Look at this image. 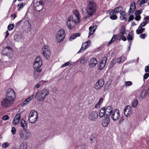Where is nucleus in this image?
<instances>
[{
	"label": "nucleus",
	"mask_w": 149,
	"mask_h": 149,
	"mask_svg": "<svg viewBox=\"0 0 149 149\" xmlns=\"http://www.w3.org/2000/svg\"><path fill=\"white\" fill-rule=\"evenodd\" d=\"M105 108L104 107H103L100 110L99 116L100 118H102L104 116H105Z\"/></svg>",
	"instance_id": "nucleus-29"
},
{
	"label": "nucleus",
	"mask_w": 149,
	"mask_h": 149,
	"mask_svg": "<svg viewBox=\"0 0 149 149\" xmlns=\"http://www.w3.org/2000/svg\"><path fill=\"white\" fill-rule=\"evenodd\" d=\"M149 76V73H146L143 77V79H147Z\"/></svg>",
	"instance_id": "nucleus-54"
},
{
	"label": "nucleus",
	"mask_w": 149,
	"mask_h": 149,
	"mask_svg": "<svg viewBox=\"0 0 149 149\" xmlns=\"http://www.w3.org/2000/svg\"><path fill=\"white\" fill-rule=\"evenodd\" d=\"M70 63L69 62H66L64 64H63L62 65V67H64L65 66H68V65H69Z\"/></svg>",
	"instance_id": "nucleus-63"
},
{
	"label": "nucleus",
	"mask_w": 149,
	"mask_h": 149,
	"mask_svg": "<svg viewBox=\"0 0 149 149\" xmlns=\"http://www.w3.org/2000/svg\"><path fill=\"white\" fill-rule=\"evenodd\" d=\"M115 12V14L123 10V7L122 6L116 7L114 8Z\"/></svg>",
	"instance_id": "nucleus-35"
},
{
	"label": "nucleus",
	"mask_w": 149,
	"mask_h": 149,
	"mask_svg": "<svg viewBox=\"0 0 149 149\" xmlns=\"http://www.w3.org/2000/svg\"><path fill=\"white\" fill-rule=\"evenodd\" d=\"M45 2L44 0H34L33 5L37 6L38 3L44 4Z\"/></svg>",
	"instance_id": "nucleus-30"
},
{
	"label": "nucleus",
	"mask_w": 149,
	"mask_h": 149,
	"mask_svg": "<svg viewBox=\"0 0 149 149\" xmlns=\"http://www.w3.org/2000/svg\"><path fill=\"white\" fill-rule=\"evenodd\" d=\"M30 132L28 130H20L19 135L20 137L22 139L26 140L28 139L30 136Z\"/></svg>",
	"instance_id": "nucleus-8"
},
{
	"label": "nucleus",
	"mask_w": 149,
	"mask_h": 149,
	"mask_svg": "<svg viewBox=\"0 0 149 149\" xmlns=\"http://www.w3.org/2000/svg\"><path fill=\"white\" fill-rule=\"evenodd\" d=\"M79 22L73 16H71L69 17L67 22V26L70 29L74 28L76 26V24Z\"/></svg>",
	"instance_id": "nucleus-3"
},
{
	"label": "nucleus",
	"mask_w": 149,
	"mask_h": 149,
	"mask_svg": "<svg viewBox=\"0 0 149 149\" xmlns=\"http://www.w3.org/2000/svg\"><path fill=\"white\" fill-rule=\"evenodd\" d=\"M14 100L6 97L1 102L2 107H7L11 105L13 102Z\"/></svg>",
	"instance_id": "nucleus-6"
},
{
	"label": "nucleus",
	"mask_w": 149,
	"mask_h": 149,
	"mask_svg": "<svg viewBox=\"0 0 149 149\" xmlns=\"http://www.w3.org/2000/svg\"><path fill=\"white\" fill-rule=\"evenodd\" d=\"M14 118L16 119H18V120H19L20 119V114L19 113L17 114Z\"/></svg>",
	"instance_id": "nucleus-52"
},
{
	"label": "nucleus",
	"mask_w": 149,
	"mask_h": 149,
	"mask_svg": "<svg viewBox=\"0 0 149 149\" xmlns=\"http://www.w3.org/2000/svg\"><path fill=\"white\" fill-rule=\"evenodd\" d=\"M136 8V6L135 2L134 1L132 2L130 7V8L128 12V14L130 15L133 13Z\"/></svg>",
	"instance_id": "nucleus-18"
},
{
	"label": "nucleus",
	"mask_w": 149,
	"mask_h": 149,
	"mask_svg": "<svg viewBox=\"0 0 149 149\" xmlns=\"http://www.w3.org/2000/svg\"><path fill=\"white\" fill-rule=\"evenodd\" d=\"M96 27L95 26H90L89 28V30L90 32L88 34V38H89L92 35L95 31Z\"/></svg>",
	"instance_id": "nucleus-25"
},
{
	"label": "nucleus",
	"mask_w": 149,
	"mask_h": 149,
	"mask_svg": "<svg viewBox=\"0 0 149 149\" xmlns=\"http://www.w3.org/2000/svg\"><path fill=\"white\" fill-rule=\"evenodd\" d=\"M148 23V22L147 21H145L142 22L139 26V28H142L145 26Z\"/></svg>",
	"instance_id": "nucleus-40"
},
{
	"label": "nucleus",
	"mask_w": 149,
	"mask_h": 149,
	"mask_svg": "<svg viewBox=\"0 0 149 149\" xmlns=\"http://www.w3.org/2000/svg\"><path fill=\"white\" fill-rule=\"evenodd\" d=\"M115 12L114 10H109V14L110 15H113L115 14Z\"/></svg>",
	"instance_id": "nucleus-53"
},
{
	"label": "nucleus",
	"mask_w": 149,
	"mask_h": 149,
	"mask_svg": "<svg viewBox=\"0 0 149 149\" xmlns=\"http://www.w3.org/2000/svg\"><path fill=\"white\" fill-rule=\"evenodd\" d=\"M35 97L37 98V100L39 101H42L45 99L44 97L42 96V95L39 91H38L37 92Z\"/></svg>",
	"instance_id": "nucleus-21"
},
{
	"label": "nucleus",
	"mask_w": 149,
	"mask_h": 149,
	"mask_svg": "<svg viewBox=\"0 0 149 149\" xmlns=\"http://www.w3.org/2000/svg\"><path fill=\"white\" fill-rule=\"evenodd\" d=\"M116 60L115 59H113L111 61L109 67L110 68H112L116 63Z\"/></svg>",
	"instance_id": "nucleus-37"
},
{
	"label": "nucleus",
	"mask_w": 149,
	"mask_h": 149,
	"mask_svg": "<svg viewBox=\"0 0 149 149\" xmlns=\"http://www.w3.org/2000/svg\"><path fill=\"white\" fill-rule=\"evenodd\" d=\"M127 38L128 40H132L133 39V38L132 36H129V35L127 36Z\"/></svg>",
	"instance_id": "nucleus-59"
},
{
	"label": "nucleus",
	"mask_w": 149,
	"mask_h": 149,
	"mask_svg": "<svg viewBox=\"0 0 149 149\" xmlns=\"http://www.w3.org/2000/svg\"><path fill=\"white\" fill-rule=\"evenodd\" d=\"M108 86H106V85H105L104 86V92H106V91H107L108 90Z\"/></svg>",
	"instance_id": "nucleus-64"
},
{
	"label": "nucleus",
	"mask_w": 149,
	"mask_h": 149,
	"mask_svg": "<svg viewBox=\"0 0 149 149\" xmlns=\"http://www.w3.org/2000/svg\"><path fill=\"white\" fill-rule=\"evenodd\" d=\"M119 36V34H116L113 35L112 38L108 44L107 46H109L111 44L115 41L116 38L118 39V37Z\"/></svg>",
	"instance_id": "nucleus-24"
},
{
	"label": "nucleus",
	"mask_w": 149,
	"mask_h": 149,
	"mask_svg": "<svg viewBox=\"0 0 149 149\" xmlns=\"http://www.w3.org/2000/svg\"><path fill=\"white\" fill-rule=\"evenodd\" d=\"M38 118V113L37 111L34 110L31 111L29 115V121L31 123H34L37 120Z\"/></svg>",
	"instance_id": "nucleus-4"
},
{
	"label": "nucleus",
	"mask_w": 149,
	"mask_h": 149,
	"mask_svg": "<svg viewBox=\"0 0 149 149\" xmlns=\"http://www.w3.org/2000/svg\"><path fill=\"white\" fill-rule=\"evenodd\" d=\"M134 18V17L133 15H131L129 17V19L128 20V21L129 22H130L131 20H132Z\"/></svg>",
	"instance_id": "nucleus-57"
},
{
	"label": "nucleus",
	"mask_w": 149,
	"mask_h": 149,
	"mask_svg": "<svg viewBox=\"0 0 149 149\" xmlns=\"http://www.w3.org/2000/svg\"><path fill=\"white\" fill-rule=\"evenodd\" d=\"M2 52L3 54L9 56V58H10L13 55V50L11 47L8 46L3 49Z\"/></svg>",
	"instance_id": "nucleus-7"
},
{
	"label": "nucleus",
	"mask_w": 149,
	"mask_h": 149,
	"mask_svg": "<svg viewBox=\"0 0 149 149\" xmlns=\"http://www.w3.org/2000/svg\"><path fill=\"white\" fill-rule=\"evenodd\" d=\"M107 59V58L106 56L104 57L102 59V61L98 67L99 70H101L104 68L106 64Z\"/></svg>",
	"instance_id": "nucleus-17"
},
{
	"label": "nucleus",
	"mask_w": 149,
	"mask_h": 149,
	"mask_svg": "<svg viewBox=\"0 0 149 149\" xmlns=\"http://www.w3.org/2000/svg\"><path fill=\"white\" fill-rule=\"evenodd\" d=\"M148 0H138L137 1V3H138L140 1L139 5L140 6H142V5L143 3H147L148 2Z\"/></svg>",
	"instance_id": "nucleus-38"
},
{
	"label": "nucleus",
	"mask_w": 149,
	"mask_h": 149,
	"mask_svg": "<svg viewBox=\"0 0 149 149\" xmlns=\"http://www.w3.org/2000/svg\"><path fill=\"white\" fill-rule=\"evenodd\" d=\"M14 27L13 24H11L9 25L8 26V29L9 31L12 30Z\"/></svg>",
	"instance_id": "nucleus-41"
},
{
	"label": "nucleus",
	"mask_w": 149,
	"mask_h": 149,
	"mask_svg": "<svg viewBox=\"0 0 149 149\" xmlns=\"http://www.w3.org/2000/svg\"><path fill=\"white\" fill-rule=\"evenodd\" d=\"M136 33L137 34H141L143 32L142 31V30H141V28H138V29H137L136 30Z\"/></svg>",
	"instance_id": "nucleus-46"
},
{
	"label": "nucleus",
	"mask_w": 149,
	"mask_h": 149,
	"mask_svg": "<svg viewBox=\"0 0 149 149\" xmlns=\"http://www.w3.org/2000/svg\"><path fill=\"white\" fill-rule=\"evenodd\" d=\"M96 138V135L95 134H93L91 136L90 140L91 141V143H92L93 142H94Z\"/></svg>",
	"instance_id": "nucleus-34"
},
{
	"label": "nucleus",
	"mask_w": 149,
	"mask_h": 149,
	"mask_svg": "<svg viewBox=\"0 0 149 149\" xmlns=\"http://www.w3.org/2000/svg\"><path fill=\"white\" fill-rule=\"evenodd\" d=\"M65 36V31L62 29L58 31L56 34V38L57 42H60L64 38Z\"/></svg>",
	"instance_id": "nucleus-5"
},
{
	"label": "nucleus",
	"mask_w": 149,
	"mask_h": 149,
	"mask_svg": "<svg viewBox=\"0 0 149 149\" xmlns=\"http://www.w3.org/2000/svg\"><path fill=\"white\" fill-rule=\"evenodd\" d=\"M101 105V104L98 102L97 104L95 106V108H97L100 107V106Z\"/></svg>",
	"instance_id": "nucleus-62"
},
{
	"label": "nucleus",
	"mask_w": 149,
	"mask_h": 149,
	"mask_svg": "<svg viewBox=\"0 0 149 149\" xmlns=\"http://www.w3.org/2000/svg\"><path fill=\"white\" fill-rule=\"evenodd\" d=\"M9 119V117L8 115H6L3 116L2 118V119L4 120H6Z\"/></svg>",
	"instance_id": "nucleus-51"
},
{
	"label": "nucleus",
	"mask_w": 149,
	"mask_h": 149,
	"mask_svg": "<svg viewBox=\"0 0 149 149\" xmlns=\"http://www.w3.org/2000/svg\"><path fill=\"white\" fill-rule=\"evenodd\" d=\"M75 37V36H74V34L73 35H72V36H71L70 37V38L69 39L70 40V41H71L73 39H75L76 38V37Z\"/></svg>",
	"instance_id": "nucleus-60"
},
{
	"label": "nucleus",
	"mask_w": 149,
	"mask_h": 149,
	"mask_svg": "<svg viewBox=\"0 0 149 149\" xmlns=\"http://www.w3.org/2000/svg\"><path fill=\"white\" fill-rule=\"evenodd\" d=\"M98 61L96 58H92L88 61V66L91 68L95 67L97 64Z\"/></svg>",
	"instance_id": "nucleus-13"
},
{
	"label": "nucleus",
	"mask_w": 149,
	"mask_h": 149,
	"mask_svg": "<svg viewBox=\"0 0 149 149\" xmlns=\"http://www.w3.org/2000/svg\"><path fill=\"white\" fill-rule=\"evenodd\" d=\"M132 109L130 106H127L124 109V113L127 117H129L132 113Z\"/></svg>",
	"instance_id": "nucleus-15"
},
{
	"label": "nucleus",
	"mask_w": 149,
	"mask_h": 149,
	"mask_svg": "<svg viewBox=\"0 0 149 149\" xmlns=\"http://www.w3.org/2000/svg\"><path fill=\"white\" fill-rule=\"evenodd\" d=\"M73 13L74 15V16H73L75 18V19H76L77 21H79L80 17L78 11L77 10H75L73 11Z\"/></svg>",
	"instance_id": "nucleus-22"
},
{
	"label": "nucleus",
	"mask_w": 149,
	"mask_h": 149,
	"mask_svg": "<svg viewBox=\"0 0 149 149\" xmlns=\"http://www.w3.org/2000/svg\"><path fill=\"white\" fill-rule=\"evenodd\" d=\"M105 111V116H110V114L113 111V107L111 106H109L107 107H104Z\"/></svg>",
	"instance_id": "nucleus-16"
},
{
	"label": "nucleus",
	"mask_w": 149,
	"mask_h": 149,
	"mask_svg": "<svg viewBox=\"0 0 149 149\" xmlns=\"http://www.w3.org/2000/svg\"><path fill=\"white\" fill-rule=\"evenodd\" d=\"M110 116L113 121L118 120L120 116L119 111L117 109H114L113 111L110 114Z\"/></svg>",
	"instance_id": "nucleus-9"
},
{
	"label": "nucleus",
	"mask_w": 149,
	"mask_h": 149,
	"mask_svg": "<svg viewBox=\"0 0 149 149\" xmlns=\"http://www.w3.org/2000/svg\"><path fill=\"white\" fill-rule=\"evenodd\" d=\"M27 144L26 142H23L20 145L19 149H26Z\"/></svg>",
	"instance_id": "nucleus-32"
},
{
	"label": "nucleus",
	"mask_w": 149,
	"mask_h": 149,
	"mask_svg": "<svg viewBox=\"0 0 149 149\" xmlns=\"http://www.w3.org/2000/svg\"><path fill=\"white\" fill-rule=\"evenodd\" d=\"M19 122V120L18 119H16L14 118L13 120L12 123L13 124H17Z\"/></svg>",
	"instance_id": "nucleus-44"
},
{
	"label": "nucleus",
	"mask_w": 149,
	"mask_h": 149,
	"mask_svg": "<svg viewBox=\"0 0 149 149\" xmlns=\"http://www.w3.org/2000/svg\"><path fill=\"white\" fill-rule=\"evenodd\" d=\"M41 94L42 95V96L45 97L49 94L48 90L47 89H43L41 90Z\"/></svg>",
	"instance_id": "nucleus-26"
},
{
	"label": "nucleus",
	"mask_w": 149,
	"mask_h": 149,
	"mask_svg": "<svg viewBox=\"0 0 149 149\" xmlns=\"http://www.w3.org/2000/svg\"><path fill=\"white\" fill-rule=\"evenodd\" d=\"M110 18L112 20H115L117 19V17L115 14H114L113 15H111Z\"/></svg>",
	"instance_id": "nucleus-48"
},
{
	"label": "nucleus",
	"mask_w": 149,
	"mask_h": 149,
	"mask_svg": "<svg viewBox=\"0 0 149 149\" xmlns=\"http://www.w3.org/2000/svg\"><path fill=\"white\" fill-rule=\"evenodd\" d=\"M138 102L137 100L134 99L133 100L132 104V106L133 107H136L138 104Z\"/></svg>",
	"instance_id": "nucleus-36"
},
{
	"label": "nucleus",
	"mask_w": 149,
	"mask_h": 149,
	"mask_svg": "<svg viewBox=\"0 0 149 149\" xmlns=\"http://www.w3.org/2000/svg\"><path fill=\"white\" fill-rule=\"evenodd\" d=\"M142 12V10L141 9L140 10H136L135 13V15H138L140 14Z\"/></svg>",
	"instance_id": "nucleus-49"
},
{
	"label": "nucleus",
	"mask_w": 149,
	"mask_h": 149,
	"mask_svg": "<svg viewBox=\"0 0 149 149\" xmlns=\"http://www.w3.org/2000/svg\"><path fill=\"white\" fill-rule=\"evenodd\" d=\"M110 122L109 116H105L104 119L102 122V125L104 127L107 126Z\"/></svg>",
	"instance_id": "nucleus-19"
},
{
	"label": "nucleus",
	"mask_w": 149,
	"mask_h": 149,
	"mask_svg": "<svg viewBox=\"0 0 149 149\" xmlns=\"http://www.w3.org/2000/svg\"><path fill=\"white\" fill-rule=\"evenodd\" d=\"M141 18V17L140 15H136L135 18V19L136 21H139Z\"/></svg>",
	"instance_id": "nucleus-55"
},
{
	"label": "nucleus",
	"mask_w": 149,
	"mask_h": 149,
	"mask_svg": "<svg viewBox=\"0 0 149 149\" xmlns=\"http://www.w3.org/2000/svg\"><path fill=\"white\" fill-rule=\"evenodd\" d=\"M124 120V119L123 116H121L119 120V123H122L123 122V121Z\"/></svg>",
	"instance_id": "nucleus-58"
},
{
	"label": "nucleus",
	"mask_w": 149,
	"mask_h": 149,
	"mask_svg": "<svg viewBox=\"0 0 149 149\" xmlns=\"http://www.w3.org/2000/svg\"><path fill=\"white\" fill-rule=\"evenodd\" d=\"M22 36L21 34H15L13 38L15 42H19L21 39Z\"/></svg>",
	"instance_id": "nucleus-23"
},
{
	"label": "nucleus",
	"mask_w": 149,
	"mask_h": 149,
	"mask_svg": "<svg viewBox=\"0 0 149 149\" xmlns=\"http://www.w3.org/2000/svg\"><path fill=\"white\" fill-rule=\"evenodd\" d=\"M145 70L146 72H149V66H146L145 67Z\"/></svg>",
	"instance_id": "nucleus-61"
},
{
	"label": "nucleus",
	"mask_w": 149,
	"mask_h": 149,
	"mask_svg": "<svg viewBox=\"0 0 149 149\" xmlns=\"http://www.w3.org/2000/svg\"><path fill=\"white\" fill-rule=\"evenodd\" d=\"M120 20L125 19V20H127V19H126L125 17V11H123L120 12Z\"/></svg>",
	"instance_id": "nucleus-31"
},
{
	"label": "nucleus",
	"mask_w": 149,
	"mask_h": 149,
	"mask_svg": "<svg viewBox=\"0 0 149 149\" xmlns=\"http://www.w3.org/2000/svg\"><path fill=\"white\" fill-rule=\"evenodd\" d=\"M12 134L14 135L15 134L16 132V129L15 127H13L12 128V130L11 131Z\"/></svg>",
	"instance_id": "nucleus-56"
},
{
	"label": "nucleus",
	"mask_w": 149,
	"mask_h": 149,
	"mask_svg": "<svg viewBox=\"0 0 149 149\" xmlns=\"http://www.w3.org/2000/svg\"><path fill=\"white\" fill-rule=\"evenodd\" d=\"M96 9L97 5L95 3H88L86 9L88 15L86 16L85 19L91 17L94 15L96 12Z\"/></svg>",
	"instance_id": "nucleus-1"
},
{
	"label": "nucleus",
	"mask_w": 149,
	"mask_h": 149,
	"mask_svg": "<svg viewBox=\"0 0 149 149\" xmlns=\"http://www.w3.org/2000/svg\"><path fill=\"white\" fill-rule=\"evenodd\" d=\"M6 97L14 100L15 97V92L12 88H8L7 90Z\"/></svg>",
	"instance_id": "nucleus-12"
},
{
	"label": "nucleus",
	"mask_w": 149,
	"mask_h": 149,
	"mask_svg": "<svg viewBox=\"0 0 149 149\" xmlns=\"http://www.w3.org/2000/svg\"><path fill=\"white\" fill-rule=\"evenodd\" d=\"M9 144H10L9 143L6 142L5 143H4L2 145V147L3 148H6L9 146Z\"/></svg>",
	"instance_id": "nucleus-43"
},
{
	"label": "nucleus",
	"mask_w": 149,
	"mask_h": 149,
	"mask_svg": "<svg viewBox=\"0 0 149 149\" xmlns=\"http://www.w3.org/2000/svg\"><path fill=\"white\" fill-rule=\"evenodd\" d=\"M121 39L123 40L124 41H125L126 40V37L125 36H119V37H118V39Z\"/></svg>",
	"instance_id": "nucleus-47"
},
{
	"label": "nucleus",
	"mask_w": 149,
	"mask_h": 149,
	"mask_svg": "<svg viewBox=\"0 0 149 149\" xmlns=\"http://www.w3.org/2000/svg\"><path fill=\"white\" fill-rule=\"evenodd\" d=\"M126 28L125 26H121L120 30V33L118 34L120 35V36H124Z\"/></svg>",
	"instance_id": "nucleus-27"
},
{
	"label": "nucleus",
	"mask_w": 149,
	"mask_h": 149,
	"mask_svg": "<svg viewBox=\"0 0 149 149\" xmlns=\"http://www.w3.org/2000/svg\"><path fill=\"white\" fill-rule=\"evenodd\" d=\"M147 36V34L144 33L140 34L139 36V37L142 39H144Z\"/></svg>",
	"instance_id": "nucleus-50"
},
{
	"label": "nucleus",
	"mask_w": 149,
	"mask_h": 149,
	"mask_svg": "<svg viewBox=\"0 0 149 149\" xmlns=\"http://www.w3.org/2000/svg\"><path fill=\"white\" fill-rule=\"evenodd\" d=\"M104 84V80L103 79H100L95 84L94 88L97 90L100 89L103 87Z\"/></svg>",
	"instance_id": "nucleus-14"
},
{
	"label": "nucleus",
	"mask_w": 149,
	"mask_h": 149,
	"mask_svg": "<svg viewBox=\"0 0 149 149\" xmlns=\"http://www.w3.org/2000/svg\"><path fill=\"white\" fill-rule=\"evenodd\" d=\"M132 82L130 81H125V85L127 86H131L132 85Z\"/></svg>",
	"instance_id": "nucleus-42"
},
{
	"label": "nucleus",
	"mask_w": 149,
	"mask_h": 149,
	"mask_svg": "<svg viewBox=\"0 0 149 149\" xmlns=\"http://www.w3.org/2000/svg\"><path fill=\"white\" fill-rule=\"evenodd\" d=\"M20 124L21 126L25 130H26L27 127V124L26 121L23 118L21 120Z\"/></svg>",
	"instance_id": "nucleus-28"
},
{
	"label": "nucleus",
	"mask_w": 149,
	"mask_h": 149,
	"mask_svg": "<svg viewBox=\"0 0 149 149\" xmlns=\"http://www.w3.org/2000/svg\"><path fill=\"white\" fill-rule=\"evenodd\" d=\"M25 5L24 3H20L17 5V6L19 7V10H20L22 9Z\"/></svg>",
	"instance_id": "nucleus-39"
},
{
	"label": "nucleus",
	"mask_w": 149,
	"mask_h": 149,
	"mask_svg": "<svg viewBox=\"0 0 149 149\" xmlns=\"http://www.w3.org/2000/svg\"><path fill=\"white\" fill-rule=\"evenodd\" d=\"M98 113L96 111L90 112L88 115V119L91 121H95L98 117Z\"/></svg>",
	"instance_id": "nucleus-11"
},
{
	"label": "nucleus",
	"mask_w": 149,
	"mask_h": 149,
	"mask_svg": "<svg viewBox=\"0 0 149 149\" xmlns=\"http://www.w3.org/2000/svg\"><path fill=\"white\" fill-rule=\"evenodd\" d=\"M43 55L48 59L49 58L50 52L49 47L47 46H44L42 49Z\"/></svg>",
	"instance_id": "nucleus-10"
},
{
	"label": "nucleus",
	"mask_w": 149,
	"mask_h": 149,
	"mask_svg": "<svg viewBox=\"0 0 149 149\" xmlns=\"http://www.w3.org/2000/svg\"><path fill=\"white\" fill-rule=\"evenodd\" d=\"M34 8L35 10L38 12H40L43 8L44 7V4L38 3L37 6L33 5Z\"/></svg>",
	"instance_id": "nucleus-20"
},
{
	"label": "nucleus",
	"mask_w": 149,
	"mask_h": 149,
	"mask_svg": "<svg viewBox=\"0 0 149 149\" xmlns=\"http://www.w3.org/2000/svg\"><path fill=\"white\" fill-rule=\"evenodd\" d=\"M42 65V61L40 57L37 56L36 59L34 63L33 66L34 68V70L35 72H40L42 70L41 69H39Z\"/></svg>",
	"instance_id": "nucleus-2"
},
{
	"label": "nucleus",
	"mask_w": 149,
	"mask_h": 149,
	"mask_svg": "<svg viewBox=\"0 0 149 149\" xmlns=\"http://www.w3.org/2000/svg\"><path fill=\"white\" fill-rule=\"evenodd\" d=\"M29 103L28 101L26 99L22 104L21 106L22 107H23L25 106V105Z\"/></svg>",
	"instance_id": "nucleus-45"
},
{
	"label": "nucleus",
	"mask_w": 149,
	"mask_h": 149,
	"mask_svg": "<svg viewBox=\"0 0 149 149\" xmlns=\"http://www.w3.org/2000/svg\"><path fill=\"white\" fill-rule=\"evenodd\" d=\"M88 57H86L82 59L80 61V63L82 64H85L87 63L88 61Z\"/></svg>",
	"instance_id": "nucleus-33"
}]
</instances>
